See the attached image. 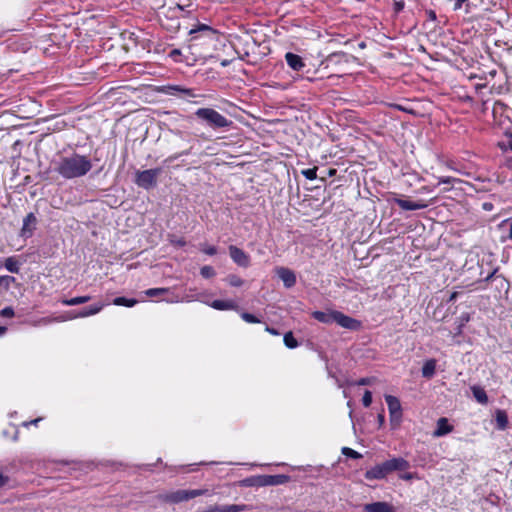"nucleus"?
Returning a JSON list of instances; mask_svg holds the SVG:
<instances>
[{"mask_svg":"<svg viewBox=\"0 0 512 512\" xmlns=\"http://www.w3.org/2000/svg\"><path fill=\"white\" fill-rule=\"evenodd\" d=\"M54 165V170L66 180L81 178L93 167L88 156L78 153L61 156L54 162Z\"/></svg>","mask_w":512,"mask_h":512,"instance_id":"obj_1","label":"nucleus"},{"mask_svg":"<svg viewBox=\"0 0 512 512\" xmlns=\"http://www.w3.org/2000/svg\"><path fill=\"white\" fill-rule=\"evenodd\" d=\"M436 363L435 359H429L424 363L421 369V373L424 378L431 379L435 375Z\"/></svg>","mask_w":512,"mask_h":512,"instance_id":"obj_23","label":"nucleus"},{"mask_svg":"<svg viewBox=\"0 0 512 512\" xmlns=\"http://www.w3.org/2000/svg\"><path fill=\"white\" fill-rule=\"evenodd\" d=\"M334 322L343 328L353 331H356L361 327V322L359 320L347 316L339 311H335Z\"/></svg>","mask_w":512,"mask_h":512,"instance_id":"obj_9","label":"nucleus"},{"mask_svg":"<svg viewBox=\"0 0 512 512\" xmlns=\"http://www.w3.org/2000/svg\"><path fill=\"white\" fill-rule=\"evenodd\" d=\"M20 266H21V262L15 256H10V257L6 258L4 261L5 269L11 273H16V274L19 273Z\"/></svg>","mask_w":512,"mask_h":512,"instance_id":"obj_26","label":"nucleus"},{"mask_svg":"<svg viewBox=\"0 0 512 512\" xmlns=\"http://www.w3.org/2000/svg\"><path fill=\"white\" fill-rule=\"evenodd\" d=\"M258 476L257 477H251V478H247L244 480V483L246 486H254V485H257L258 486Z\"/></svg>","mask_w":512,"mask_h":512,"instance_id":"obj_44","label":"nucleus"},{"mask_svg":"<svg viewBox=\"0 0 512 512\" xmlns=\"http://www.w3.org/2000/svg\"><path fill=\"white\" fill-rule=\"evenodd\" d=\"M137 303L136 299L126 297H116L113 300V304L117 306L133 307Z\"/></svg>","mask_w":512,"mask_h":512,"instance_id":"obj_31","label":"nucleus"},{"mask_svg":"<svg viewBox=\"0 0 512 512\" xmlns=\"http://www.w3.org/2000/svg\"><path fill=\"white\" fill-rule=\"evenodd\" d=\"M177 53H179L177 50H174V51L172 52V54H174V55H177Z\"/></svg>","mask_w":512,"mask_h":512,"instance_id":"obj_61","label":"nucleus"},{"mask_svg":"<svg viewBox=\"0 0 512 512\" xmlns=\"http://www.w3.org/2000/svg\"><path fill=\"white\" fill-rule=\"evenodd\" d=\"M177 244L179 246H184L186 244V242L183 239H181V240L177 241Z\"/></svg>","mask_w":512,"mask_h":512,"instance_id":"obj_59","label":"nucleus"},{"mask_svg":"<svg viewBox=\"0 0 512 512\" xmlns=\"http://www.w3.org/2000/svg\"><path fill=\"white\" fill-rule=\"evenodd\" d=\"M162 173V168L137 171L135 183L137 186L149 190L156 186L158 176Z\"/></svg>","mask_w":512,"mask_h":512,"instance_id":"obj_6","label":"nucleus"},{"mask_svg":"<svg viewBox=\"0 0 512 512\" xmlns=\"http://www.w3.org/2000/svg\"><path fill=\"white\" fill-rule=\"evenodd\" d=\"M207 304L213 309L221 311L236 310L238 308L237 304L231 300H214Z\"/></svg>","mask_w":512,"mask_h":512,"instance_id":"obj_19","label":"nucleus"},{"mask_svg":"<svg viewBox=\"0 0 512 512\" xmlns=\"http://www.w3.org/2000/svg\"><path fill=\"white\" fill-rule=\"evenodd\" d=\"M204 495H210L208 489H193V490H176L164 494H160L158 496L159 500L170 503V504H178L181 502L188 501L190 499L204 496Z\"/></svg>","mask_w":512,"mask_h":512,"instance_id":"obj_4","label":"nucleus"},{"mask_svg":"<svg viewBox=\"0 0 512 512\" xmlns=\"http://www.w3.org/2000/svg\"><path fill=\"white\" fill-rule=\"evenodd\" d=\"M497 268L493 269L492 272H490L485 278L484 281H489L493 279L494 281L498 282V287L500 289H508L509 283L508 281L501 275L496 276Z\"/></svg>","mask_w":512,"mask_h":512,"instance_id":"obj_27","label":"nucleus"},{"mask_svg":"<svg viewBox=\"0 0 512 512\" xmlns=\"http://www.w3.org/2000/svg\"><path fill=\"white\" fill-rule=\"evenodd\" d=\"M201 251L209 256H213L217 253V248L215 246L204 245L201 247Z\"/></svg>","mask_w":512,"mask_h":512,"instance_id":"obj_41","label":"nucleus"},{"mask_svg":"<svg viewBox=\"0 0 512 512\" xmlns=\"http://www.w3.org/2000/svg\"><path fill=\"white\" fill-rule=\"evenodd\" d=\"M317 168L314 167V168H309V169H305V170H302V175L308 179V180H315L317 178Z\"/></svg>","mask_w":512,"mask_h":512,"instance_id":"obj_38","label":"nucleus"},{"mask_svg":"<svg viewBox=\"0 0 512 512\" xmlns=\"http://www.w3.org/2000/svg\"><path fill=\"white\" fill-rule=\"evenodd\" d=\"M0 315L2 317H13L14 316V310L12 307H5L0 311Z\"/></svg>","mask_w":512,"mask_h":512,"instance_id":"obj_42","label":"nucleus"},{"mask_svg":"<svg viewBox=\"0 0 512 512\" xmlns=\"http://www.w3.org/2000/svg\"><path fill=\"white\" fill-rule=\"evenodd\" d=\"M15 280L16 279L13 276H9V275L0 276V287L9 289V287L11 286V284H13L15 282Z\"/></svg>","mask_w":512,"mask_h":512,"instance_id":"obj_34","label":"nucleus"},{"mask_svg":"<svg viewBox=\"0 0 512 512\" xmlns=\"http://www.w3.org/2000/svg\"><path fill=\"white\" fill-rule=\"evenodd\" d=\"M189 154H190V149H188V150H184V151H182V152H180V153H176V154H173V155L169 156L168 158H166V159L164 160V162H165V163H172L173 161L177 160L179 157H181V156H187V155H189Z\"/></svg>","mask_w":512,"mask_h":512,"instance_id":"obj_39","label":"nucleus"},{"mask_svg":"<svg viewBox=\"0 0 512 512\" xmlns=\"http://www.w3.org/2000/svg\"><path fill=\"white\" fill-rule=\"evenodd\" d=\"M468 0H454V10H459L462 5L467 2Z\"/></svg>","mask_w":512,"mask_h":512,"instance_id":"obj_47","label":"nucleus"},{"mask_svg":"<svg viewBox=\"0 0 512 512\" xmlns=\"http://www.w3.org/2000/svg\"><path fill=\"white\" fill-rule=\"evenodd\" d=\"M328 174H329V176H334L336 174V170L330 169Z\"/></svg>","mask_w":512,"mask_h":512,"instance_id":"obj_58","label":"nucleus"},{"mask_svg":"<svg viewBox=\"0 0 512 512\" xmlns=\"http://www.w3.org/2000/svg\"><path fill=\"white\" fill-rule=\"evenodd\" d=\"M506 221L509 223V226H510V227H509V234H508V237H509V239H511V240H512V218H509V219H507Z\"/></svg>","mask_w":512,"mask_h":512,"instance_id":"obj_51","label":"nucleus"},{"mask_svg":"<svg viewBox=\"0 0 512 512\" xmlns=\"http://www.w3.org/2000/svg\"><path fill=\"white\" fill-rule=\"evenodd\" d=\"M265 331L270 333L271 335H275V336H278L280 334L277 329L270 327L268 325L265 327Z\"/></svg>","mask_w":512,"mask_h":512,"instance_id":"obj_46","label":"nucleus"},{"mask_svg":"<svg viewBox=\"0 0 512 512\" xmlns=\"http://www.w3.org/2000/svg\"><path fill=\"white\" fill-rule=\"evenodd\" d=\"M225 280L232 287H240L244 284V280L235 274H229Z\"/></svg>","mask_w":512,"mask_h":512,"instance_id":"obj_33","label":"nucleus"},{"mask_svg":"<svg viewBox=\"0 0 512 512\" xmlns=\"http://www.w3.org/2000/svg\"><path fill=\"white\" fill-rule=\"evenodd\" d=\"M247 510L244 504L211 505L202 512H243Z\"/></svg>","mask_w":512,"mask_h":512,"instance_id":"obj_12","label":"nucleus"},{"mask_svg":"<svg viewBox=\"0 0 512 512\" xmlns=\"http://www.w3.org/2000/svg\"><path fill=\"white\" fill-rule=\"evenodd\" d=\"M512 151V135L507 138V142L503 144Z\"/></svg>","mask_w":512,"mask_h":512,"instance_id":"obj_50","label":"nucleus"},{"mask_svg":"<svg viewBox=\"0 0 512 512\" xmlns=\"http://www.w3.org/2000/svg\"><path fill=\"white\" fill-rule=\"evenodd\" d=\"M347 60V55L344 54V53H333L331 55H329L325 61L322 62V65H325V67L327 68L330 64H334V63H338V62H341V61H346Z\"/></svg>","mask_w":512,"mask_h":512,"instance_id":"obj_28","label":"nucleus"},{"mask_svg":"<svg viewBox=\"0 0 512 512\" xmlns=\"http://www.w3.org/2000/svg\"><path fill=\"white\" fill-rule=\"evenodd\" d=\"M283 341L285 346L289 349H294L299 345L298 341L295 339L291 331L284 334Z\"/></svg>","mask_w":512,"mask_h":512,"instance_id":"obj_30","label":"nucleus"},{"mask_svg":"<svg viewBox=\"0 0 512 512\" xmlns=\"http://www.w3.org/2000/svg\"><path fill=\"white\" fill-rule=\"evenodd\" d=\"M365 512H395L393 505L388 502H373L363 506Z\"/></svg>","mask_w":512,"mask_h":512,"instance_id":"obj_16","label":"nucleus"},{"mask_svg":"<svg viewBox=\"0 0 512 512\" xmlns=\"http://www.w3.org/2000/svg\"><path fill=\"white\" fill-rule=\"evenodd\" d=\"M342 454L353 459H359L362 457V455L359 452L349 447H343Z\"/></svg>","mask_w":512,"mask_h":512,"instance_id":"obj_36","label":"nucleus"},{"mask_svg":"<svg viewBox=\"0 0 512 512\" xmlns=\"http://www.w3.org/2000/svg\"><path fill=\"white\" fill-rule=\"evenodd\" d=\"M384 420H385L384 415L383 414H379L378 415V421H379L380 425H382L384 423Z\"/></svg>","mask_w":512,"mask_h":512,"instance_id":"obj_54","label":"nucleus"},{"mask_svg":"<svg viewBox=\"0 0 512 512\" xmlns=\"http://www.w3.org/2000/svg\"><path fill=\"white\" fill-rule=\"evenodd\" d=\"M287 64L295 71H299L304 67L302 58L299 55L288 52L285 55Z\"/></svg>","mask_w":512,"mask_h":512,"instance_id":"obj_20","label":"nucleus"},{"mask_svg":"<svg viewBox=\"0 0 512 512\" xmlns=\"http://www.w3.org/2000/svg\"><path fill=\"white\" fill-rule=\"evenodd\" d=\"M116 94L119 96L127 95L128 93L139 92L143 95H151L155 93H162L168 95H175L178 93L190 94L191 90L180 85H154L142 84L139 88L131 90L128 86L119 87Z\"/></svg>","mask_w":512,"mask_h":512,"instance_id":"obj_2","label":"nucleus"},{"mask_svg":"<svg viewBox=\"0 0 512 512\" xmlns=\"http://www.w3.org/2000/svg\"><path fill=\"white\" fill-rule=\"evenodd\" d=\"M459 296V292L454 291L450 294L448 302H454L456 301L457 297Z\"/></svg>","mask_w":512,"mask_h":512,"instance_id":"obj_49","label":"nucleus"},{"mask_svg":"<svg viewBox=\"0 0 512 512\" xmlns=\"http://www.w3.org/2000/svg\"><path fill=\"white\" fill-rule=\"evenodd\" d=\"M358 385H368L369 384V379L367 378H361L358 382H357Z\"/></svg>","mask_w":512,"mask_h":512,"instance_id":"obj_52","label":"nucleus"},{"mask_svg":"<svg viewBox=\"0 0 512 512\" xmlns=\"http://www.w3.org/2000/svg\"><path fill=\"white\" fill-rule=\"evenodd\" d=\"M496 428L505 430L508 427L509 420L505 410L498 409L495 413Z\"/></svg>","mask_w":512,"mask_h":512,"instance_id":"obj_22","label":"nucleus"},{"mask_svg":"<svg viewBox=\"0 0 512 512\" xmlns=\"http://www.w3.org/2000/svg\"><path fill=\"white\" fill-rule=\"evenodd\" d=\"M362 403L365 407H369L372 403V393L369 390L364 392L362 397Z\"/></svg>","mask_w":512,"mask_h":512,"instance_id":"obj_40","label":"nucleus"},{"mask_svg":"<svg viewBox=\"0 0 512 512\" xmlns=\"http://www.w3.org/2000/svg\"><path fill=\"white\" fill-rule=\"evenodd\" d=\"M409 467V462L404 458H392L367 470L365 478L367 480H381L394 471H404Z\"/></svg>","mask_w":512,"mask_h":512,"instance_id":"obj_3","label":"nucleus"},{"mask_svg":"<svg viewBox=\"0 0 512 512\" xmlns=\"http://www.w3.org/2000/svg\"><path fill=\"white\" fill-rule=\"evenodd\" d=\"M395 203L403 210L414 211L420 210L427 207V204L423 202H415L408 199L396 198Z\"/></svg>","mask_w":512,"mask_h":512,"instance_id":"obj_17","label":"nucleus"},{"mask_svg":"<svg viewBox=\"0 0 512 512\" xmlns=\"http://www.w3.org/2000/svg\"><path fill=\"white\" fill-rule=\"evenodd\" d=\"M403 8V4L401 3H396V10H401Z\"/></svg>","mask_w":512,"mask_h":512,"instance_id":"obj_57","label":"nucleus"},{"mask_svg":"<svg viewBox=\"0 0 512 512\" xmlns=\"http://www.w3.org/2000/svg\"><path fill=\"white\" fill-rule=\"evenodd\" d=\"M39 421H40V418L31 421L30 424H37ZM25 425L27 426V425H29V423H25Z\"/></svg>","mask_w":512,"mask_h":512,"instance_id":"obj_56","label":"nucleus"},{"mask_svg":"<svg viewBox=\"0 0 512 512\" xmlns=\"http://www.w3.org/2000/svg\"><path fill=\"white\" fill-rule=\"evenodd\" d=\"M202 31L203 34L200 36L201 38H205V39H209V40H213L215 37H216V33L215 31H213L212 29H210L209 27L207 26H202L199 30L195 31V30H192L191 31V34L193 33H197V32H200Z\"/></svg>","mask_w":512,"mask_h":512,"instance_id":"obj_32","label":"nucleus"},{"mask_svg":"<svg viewBox=\"0 0 512 512\" xmlns=\"http://www.w3.org/2000/svg\"><path fill=\"white\" fill-rule=\"evenodd\" d=\"M312 317L321 323L331 324L334 322L335 311H330V312L314 311L312 313Z\"/></svg>","mask_w":512,"mask_h":512,"instance_id":"obj_21","label":"nucleus"},{"mask_svg":"<svg viewBox=\"0 0 512 512\" xmlns=\"http://www.w3.org/2000/svg\"><path fill=\"white\" fill-rule=\"evenodd\" d=\"M456 181H458L456 178L448 176L438 178V184H453Z\"/></svg>","mask_w":512,"mask_h":512,"instance_id":"obj_43","label":"nucleus"},{"mask_svg":"<svg viewBox=\"0 0 512 512\" xmlns=\"http://www.w3.org/2000/svg\"><path fill=\"white\" fill-rule=\"evenodd\" d=\"M240 316L247 323H260L261 322V320L259 318H257L256 316H254L253 314L248 313V312H242L240 314Z\"/></svg>","mask_w":512,"mask_h":512,"instance_id":"obj_37","label":"nucleus"},{"mask_svg":"<svg viewBox=\"0 0 512 512\" xmlns=\"http://www.w3.org/2000/svg\"><path fill=\"white\" fill-rule=\"evenodd\" d=\"M200 274L204 278H212L215 276L216 272L212 266L206 265L200 269Z\"/></svg>","mask_w":512,"mask_h":512,"instance_id":"obj_35","label":"nucleus"},{"mask_svg":"<svg viewBox=\"0 0 512 512\" xmlns=\"http://www.w3.org/2000/svg\"><path fill=\"white\" fill-rule=\"evenodd\" d=\"M471 391H472V394H473L475 400L478 403H480L482 405H486L488 403V396H487V393L484 390V388H482L481 386H478V385H474L471 387Z\"/></svg>","mask_w":512,"mask_h":512,"instance_id":"obj_24","label":"nucleus"},{"mask_svg":"<svg viewBox=\"0 0 512 512\" xmlns=\"http://www.w3.org/2000/svg\"><path fill=\"white\" fill-rule=\"evenodd\" d=\"M412 478H413V476L411 473H406V474L401 475V479H403V480H411Z\"/></svg>","mask_w":512,"mask_h":512,"instance_id":"obj_53","label":"nucleus"},{"mask_svg":"<svg viewBox=\"0 0 512 512\" xmlns=\"http://www.w3.org/2000/svg\"><path fill=\"white\" fill-rule=\"evenodd\" d=\"M385 401L387 403L390 414L402 412L400 401L397 397L392 395H386Z\"/></svg>","mask_w":512,"mask_h":512,"instance_id":"obj_25","label":"nucleus"},{"mask_svg":"<svg viewBox=\"0 0 512 512\" xmlns=\"http://www.w3.org/2000/svg\"><path fill=\"white\" fill-rule=\"evenodd\" d=\"M419 104H420V101H413V102H411V101L408 100L407 103L404 104V105H402V104H394V103H390L389 105L391 107H394V108L398 109V110L410 113V114L415 115V116H425L428 113V111L424 107H422L420 109Z\"/></svg>","mask_w":512,"mask_h":512,"instance_id":"obj_8","label":"nucleus"},{"mask_svg":"<svg viewBox=\"0 0 512 512\" xmlns=\"http://www.w3.org/2000/svg\"><path fill=\"white\" fill-rule=\"evenodd\" d=\"M401 417H402V412H398V413H395V414H390V418H391V422L394 423H399L400 420H401Z\"/></svg>","mask_w":512,"mask_h":512,"instance_id":"obj_45","label":"nucleus"},{"mask_svg":"<svg viewBox=\"0 0 512 512\" xmlns=\"http://www.w3.org/2000/svg\"><path fill=\"white\" fill-rule=\"evenodd\" d=\"M6 330H7L6 327L0 326V336L4 335Z\"/></svg>","mask_w":512,"mask_h":512,"instance_id":"obj_55","label":"nucleus"},{"mask_svg":"<svg viewBox=\"0 0 512 512\" xmlns=\"http://www.w3.org/2000/svg\"><path fill=\"white\" fill-rule=\"evenodd\" d=\"M258 486H273V485H281L286 483L289 480L287 475L279 474V475H262L258 476Z\"/></svg>","mask_w":512,"mask_h":512,"instance_id":"obj_11","label":"nucleus"},{"mask_svg":"<svg viewBox=\"0 0 512 512\" xmlns=\"http://www.w3.org/2000/svg\"><path fill=\"white\" fill-rule=\"evenodd\" d=\"M90 300H91V296H89V295L77 296V297L70 298V299H64L62 301V304L66 305V306H76V305L86 303Z\"/></svg>","mask_w":512,"mask_h":512,"instance_id":"obj_29","label":"nucleus"},{"mask_svg":"<svg viewBox=\"0 0 512 512\" xmlns=\"http://www.w3.org/2000/svg\"><path fill=\"white\" fill-rule=\"evenodd\" d=\"M228 250L230 257L235 264L243 268L250 266V256L244 250L235 245H230Z\"/></svg>","mask_w":512,"mask_h":512,"instance_id":"obj_7","label":"nucleus"},{"mask_svg":"<svg viewBox=\"0 0 512 512\" xmlns=\"http://www.w3.org/2000/svg\"><path fill=\"white\" fill-rule=\"evenodd\" d=\"M489 207H491V204H489V205L487 203L484 204V209L488 210Z\"/></svg>","mask_w":512,"mask_h":512,"instance_id":"obj_60","label":"nucleus"},{"mask_svg":"<svg viewBox=\"0 0 512 512\" xmlns=\"http://www.w3.org/2000/svg\"><path fill=\"white\" fill-rule=\"evenodd\" d=\"M452 430H453V426H451L448 423V419L441 417L437 421V427H436L433 435L435 437H441V436H444V435L450 433Z\"/></svg>","mask_w":512,"mask_h":512,"instance_id":"obj_18","label":"nucleus"},{"mask_svg":"<svg viewBox=\"0 0 512 512\" xmlns=\"http://www.w3.org/2000/svg\"><path fill=\"white\" fill-rule=\"evenodd\" d=\"M146 296L148 297H157L162 295H169L166 299L167 302L177 303L180 301L179 296L173 294L170 288H150L145 291Z\"/></svg>","mask_w":512,"mask_h":512,"instance_id":"obj_13","label":"nucleus"},{"mask_svg":"<svg viewBox=\"0 0 512 512\" xmlns=\"http://www.w3.org/2000/svg\"><path fill=\"white\" fill-rule=\"evenodd\" d=\"M195 115L214 129L225 128L232 124L230 120L212 108H199Z\"/></svg>","mask_w":512,"mask_h":512,"instance_id":"obj_5","label":"nucleus"},{"mask_svg":"<svg viewBox=\"0 0 512 512\" xmlns=\"http://www.w3.org/2000/svg\"><path fill=\"white\" fill-rule=\"evenodd\" d=\"M277 275L283 281V284L286 288H291L296 284V275L289 268H278Z\"/></svg>","mask_w":512,"mask_h":512,"instance_id":"obj_15","label":"nucleus"},{"mask_svg":"<svg viewBox=\"0 0 512 512\" xmlns=\"http://www.w3.org/2000/svg\"><path fill=\"white\" fill-rule=\"evenodd\" d=\"M104 306H105V304H103V303H97V304H93L89 307H84L76 314H71L68 317V319L85 318V317L96 315L103 309Z\"/></svg>","mask_w":512,"mask_h":512,"instance_id":"obj_14","label":"nucleus"},{"mask_svg":"<svg viewBox=\"0 0 512 512\" xmlns=\"http://www.w3.org/2000/svg\"><path fill=\"white\" fill-rule=\"evenodd\" d=\"M37 218L34 213H29L23 219V225L20 231V236L24 239H27L33 235L34 230L36 229Z\"/></svg>","mask_w":512,"mask_h":512,"instance_id":"obj_10","label":"nucleus"},{"mask_svg":"<svg viewBox=\"0 0 512 512\" xmlns=\"http://www.w3.org/2000/svg\"><path fill=\"white\" fill-rule=\"evenodd\" d=\"M8 481L9 478L7 476L0 474V488L6 485Z\"/></svg>","mask_w":512,"mask_h":512,"instance_id":"obj_48","label":"nucleus"}]
</instances>
